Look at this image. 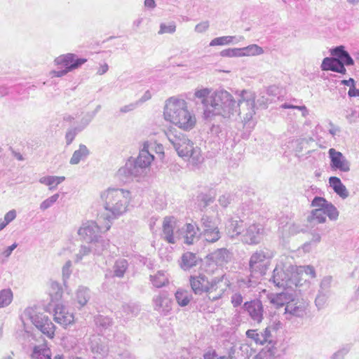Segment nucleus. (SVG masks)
Segmentation results:
<instances>
[{
	"label": "nucleus",
	"mask_w": 359,
	"mask_h": 359,
	"mask_svg": "<svg viewBox=\"0 0 359 359\" xmlns=\"http://www.w3.org/2000/svg\"><path fill=\"white\" fill-rule=\"evenodd\" d=\"M231 201V196L229 194H225L219 198V204L223 207H226Z\"/></svg>",
	"instance_id": "6e6d98bb"
},
{
	"label": "nucleus",
	"mask_w": 359,
	"mask_h": 359,
	"mask_svg": "<svg viewBox=\"0 0 359 359\" xmlns=\"http://www.w3.org/2000/svg\"><path fill=\"white\" fill-rule=\"evenodd\" d=\"M177 220L173 216H166L163 218L162 229V238L170 244H176L182 240V229H179L175 233L174 229L176 228Z\"/></svg>",
	"instance_id": "9b49d317"
},
{
	"label": "nucleus",
	"mask_w": 359,
	"mask_h": 359,
	"mask_svg": "<svg viewBox=\"0 0 359 359\" xmlns=\"http://www.w3.org/2000/svg\"><path fill=\"white\" fill-rule=\"evenodd\" d=\"M328 154L330 158V167L332 170H338L344 172L350 170V162L340 151L331 148L329 149Z\"/></svg>",
	"instance_id": "2eb2a0df"
},
{
	"label": "nucleus",
	"mask_w": 359,
	"mask_h": 359,
	"mask_svg": "<svg viewBox=\"0 0 359 359\" xmlns=\"http://www.w3.org/2000/svg\"><path fill=\"white\" fill-rule=\"evenodd\" d=\"M138 107V103L133 102L128 104L124 105L121 107L119 109L120 112L122 114H126L130 111L135 110Z\"/></svg>",
	"instance_id": "5fc2aeb1"
},
{
	"label": "nucleus",
	"mask_w": 359,
	"mask_h": 359,
	"mask_svg": "<svg viewBox=\"0 0 359 359\" xmlns=\"http://www.w3.org/2000/svg\"><path fill=\"white\" fill-rule=\"evenodd\" d=\"M269 266V260L260 254H255L251 257L250 261V267L252 273L264 276Z\"/></svg>",
	"instance_id": "6ab92c4d"
},
{
	"label": "nucleus",
	"mask_w": 359,
	"mask_h": 359,
	"mask_svg": "<svg viewBox=\"0 0 359 359\" xmlns=\"http://www.w3.org/2000/svg\"><path fill=\"white\" fill-rule=\"evenodd\" d=\"M329 183L334 191L343 199L346 198L349 196V193L346 187L342 184L339 177H330L329 179Z\"/></svg>",
	"instance_id": "cd10ccee"
},
{
	"label": "nucleus",
	"mask_w": 359,
	"mask_h": 359,
	"mask_svg": "<svg viewBox=\"0 0 359 359\" xmlns=\"http://www.w3.org/2000/svg\"><path fill=\"white\" fill-rule=\"evenodd\" d=\"M201 238L205 241L208 244H212L218 241L220 238V233L218 229H205L201 233Z\"/></svg>",
	"instance_id": "f704fd0d"
},
{
	"label": "nucleus",
	"mask_w": 359,
	"mask_h": 359,
	"mask_svg": "<svg viewBox=\"0 0 359 359\" xmlns=\"http://www.w3.org/2000/svg\"><path fill=\"white\" fill-rule=\"evenodd\" d=\"M287 347L286 343L272 342L269 340V344L259 353V356L264 359H273L284 354Z\"/></svg>",
	"instance_id": "dca6fc26"
},
{
	"label": "nucleus",
	"mask_w": 359,
	"mask_h": 359,
	"mask_svg": "<svg viewBox=\"0 0 359 359\" xmlns=\"http://www.w3.org/2000/svg\"><path fill=\"white\" fill-rule=\"evenodd\" d=\"M153 153L150 151L147 143H144L142 149L140 151L137 158L135 159L137 163H139L144 169H147L151 165L154 160Z\"/></svg>",
	"instance_id": "a878e982"
},
{
	"label": "nucleus",
	"mask_w": 359,
	"mask_h": 359,
	"mask_svg": "<svg viewBox=\"0 0 359 359\" xmlns=\"http://www.w3.org/2000/svg\"><path fill=\"white\" fill-rule=\"evenodd\" d=\"M51 351L47 344L36 346L32 355L34 359H52Z\"/></svg>",
	"instance_id": "2f4dec72"
},
{
	"label": "nucleus",
	"mask_w": 359,
	"mask_h": 359,
	"mask_svg": "<svg viewBox=\"0 0 359 359\" xmlns=\"http://www.w3.org/2000/svg\"><path fill=\"white\" fill-rule=\"evenodd\" d=\"M59 194H55L48 198L44 200L41 204H40V209L42 211H44L47 210L48 208H50L59 198Z\"/></svg>",
	"instance_id": "a18cd8bd"
},
{
	"label": "nucleus",
	"mask_w": 359,
	"mask_h": 359,
	"mask_svg": "<svg viewBox=\"0 0 359 359\" xmlns=\"http://www.w3.org/2000/svg\"><path fill=\"white\" fill-rule=\"evenodd\" d=\"M222 57H242L241 48H234L223 50L220 52Z\"/></svg>",
	"instance_id": "49530a36"
},
{
	"label": "nucleus",
	"mask_w": 359,
	"mask_h": 359,
	"mask_svg": "<svg viewBox=\"0 0 359 359\" xmlns=\"http://www.w3.org/2000/svg\"><path fill=\"white\" fill-rule=\"evenodd\" d=\"M245 334L248 338L252 339L256 344L259 345L267 343L271 337V332L269 328H266L262 332H258L257 330H248Z\"/></svg>",
	"instance_id": "b1692460"
},
{
	"label": "nucleus",
	"mask_w": 359,
	"mask_h": 359,
	"mask_svg": "<svg viewBox=\"0 0 359 359\" xmlns=\"http://www.w3.org/2000/svg\"><path fill=\"white\" fill-rule=\"evenodd\" d=\"M147 172L134 159H128L125 165L117 171L118 177L122 180L135 178L139 180L144 177Z\"/></svg>",
	"instance_id": "9d476101"
},
{
	"label": "nucleus",
	"mask_w": 359,
	"mask_h": 359,
	"mask_svg": "<svg viewBox=\"0 0 359 359\" xmlns=\"http://www.w3.org/2000/svg\"><path fill=\"white\" fill-rule=\"evenodd\" d=\"M243 302V297L241 294H236L231 297V303L234 306L241 305Z\"/></svg>",
	"instance_id": "052dcab7"
},
{
	"label": "nucleus",
	"mask_w": 359,
	"mask_h": 359,
	"mask_svg": "<svg viewBox=\"0 0 359 359\" xmlns=\"http://www.w3.org/2000/svg\"><path fill=\"white\" fill-rule=\"evenodd\" d=\"M224 279H226L225 276H222L219 278L209 281L204 276H199L191 277L190 283L196 294L205 293L210 300L214 301L221 297L229 285V283L223 284Z\"/></svg>",
	"instance_id": "39448f33"
},
{
	"label": "nucleus",
	"mask_w": 359,
	"mask_h": 359,
	"mask_svg": "<svg viewBox=\"0 0 359 359\" xmlns=\"http://www.w3.org/2000/svg\"><path fill=\"white\" fill-rule=\"evenodd\" d=\"M127 268L126 260H121L116 262L115 265L114 274L117 277H123Z\"/></svg>",
	"instance_id": "09e8293b"
},
{
	"label": "nucleus",
	"mask_w": 359,
	"mask_h": 359,
	"mask_svg": "<svg viewBox=\"0 0 359 359\" xmlns=\"http://www.w3.org/2000/svg\"><path fill=\"white\" fill-rule=\"evenodd\" d=\"M238 114L244 124L250 123L255 114V94L248 90L236 91Z\"/></svg>",
	"instance_id": "0eeeda50"
},
{
	"label": "nucleus",
	"mask_w": 359,
	"mask_h": 359,
	"mask_svg": "<svg viewBox=\"0 0 359 359\" xmlns=\"http://www.w3.org/2000/svg\"><path fill=\"white\" fill-rule=\"evenodd\" d=\"M357 111L355 109H351L350 112L347 111L346 118L350 123H355L358 121Z\"/></svg>",
	"instance_id": "4d7b16f0"
},
{
	"label": "nucleus",
	"mask_w": 359,
	"mask_h": 359,
	"mask_svg": "<svg viewBox=\"0 0 359 359\" xmlns=\"http://www.w3.org/2000/svg\"><path fill=\"white\" fill-rule=\"evenodd\" d=\"M330 54L338 59L341 63L348 67L354 65V60L350 54L345 50L344 46H339L330 49Z\"/></svg>",
	"instance_id": "393cba45"
},
{
	"label": "nucleus",
	"mask_w": 359,
	"mask_h": 359,
	"mask_svg": "<svg viewBox=\"0 0 359 359\" xmlns=\"http://www.w3.org/2000/svg\"><path fill=\"white\" fill-rule=\"evenodd\" d=\"M53 308L54 321L64 328L75 323V315L63 304H55Z\"/></svg>",
	"instance_id": "f8f14e48"
},
{
	"label": "nucleus",
	"mask_w": 359,
	"mask_h": 359,
	"mask_svg": "<svg viewBox=\"0 0 359 359\" xmlns=\"http://www.w3.org/2000/svg\"><path fill=\"white\" fill-rule=\"evenodd\" d=\"M163 116L166 121L184 130L192 129L196 123L195 115L188 109L187 102L182 99L169 98L165 102Z\"/></svg>",
	"instance_id": "f03ea898"
},
{
	"label": "nucleus",
	"mask_w": 359,
	"mask_h": 359,
	"mask_svg": "<svg viewBox=\"0 0 359 359\" xmlns=\"http://www.w3.org/2000/svg\"><path fill=\"white\" fill-rule=\"evenodd\" d=\"M264 52V49L257 44H251L246 47L241 48L242 57L260 55H262Z\"/></svg>",
	"instance_id": "e433bc0d"
},
{
	"label": "nucleus",
	"mask_w": 359,
	"mask_h": 359,
	"mask_svg": "<svg viewBox=\"0 0 359 359\" xmlns=\"http://www.w3.org/2000/svg\"><path fill=\"white\" fill-rule=\"evenodd\" d=\"M200 259L196 257L195 254L191 252H187L183 255L182 257L181 266L184 269H189L192 266H196Z\"/></svg>",
	"instance_id": "c9c22d12"
},
{
	"label": "nucleus",
	"mask_w": 359,
	"mask_h": 359,
	"mask_svg": "<svg viewBox=\"0 0 359 359\" xmlns=\"http://www.w3.org/2000/svg\"><path fill=\"white\" fill-rule=\"evenodd\" d=\"M65 177L63 176H45L39 179V182L48 186L49 190H53L58 184L65 181Z\"/></svg>",
	"instance_id": "72a5a7b5"
},
{
	"label": "nucleus",
	"mask_w": 359,
	"mask_h": 359,
	"mask_svg": "<svg viewBox=\"0 0 359 359\" xmlns=\"http://www.w3.org/2000/svg\"><path fill=\"white\" fill-rule=\"evenodd\" d=\"M311 206L322 208L330 220H337L339 217V211L337 208L331 203L326 201L324 198L316 196L311 202Z\"/></svg>",
	"instance_id": "a211bd4d"
},
{
	"label": "nucleus",
	"mask_w": 359,
	"mask_h": 359,
	"mask_svg": "<svg viewBox=\"0 0 359 359\" xmlns=\"http://www.w3.org/2000/svg\"><path fill=\"white\" fill-rule=\"evenodd\" d=\"M346 65L341 63L334 56L327 57L323 60L320 68L323 71H332L341 74H346Z\"/></svg>",
	"instance_id": "4be33fe9"
},
{
	"label": "nucleus",
	"mask_w": 359,
	"mask_h": 359,
	"mask_svg": "<svg viewBox=\"0 0 359 359\" xmlns=\"http://www.w3.org/2000/svg\"><path fill=\"white\" fill-rule=\"evenodd\" d=\"M212 89L208 88H196L194 92V97L198 99L204 107V111L208 109L210 104V95Z\"/></svg>",
	"instance_id": "c85d7f7f"
},
{
	"label": "nucleus",
	"mask_w": 359,
	"mask_h": 359,
	"mask_svg": "<svg viewBox=\"0 0 359 359\" xmlns=\"http://www.w3.org/2000/svg\"><path fill=\"white\" fill-rule=\"evenodd\" d=\"M90 154V151L87 147L81 144L77 150L74 151L72 158H70L69 163L71 165H77L81 161H84Z\"/></svg>",
	"instance_id": "c756f323"
},
{
	"label": "nucleus",
	"mask_w": 359,
	"mask_h": 359,
	"mask_svg": "<svg viewBox=\"0 0 359 359\" xmlns=\"http://www.w3.org/2000/svg\"><path fill=\"white\" fill-rule=\"evenodd\" d=\"M151 97V93L149 90H147L144 93V95L142 96V97L140 100H138L137 101H136V102L138 103V106H139L140 104H142L144 102L150 100Z\"/></svg>",
	"instance_id": "680f3d73"
},
{
	"label": "nucleus",
	"mask_w": 359,
	"mask_h": 359,
	"mask_svg": "<svg viewBox=\"0 0 359 359\" xmlns=\"http://www.w3.org/2000/svg\"><path fill=\"white\" fill-rule=\"evenodd\" d=\"M201 225L203 227V229H217V227L215 226V223L212 221V217L208 216V215H203L201 219Z\"/></svg>",
	"instance_id": "8fccbe9b"
},
{
	"label": "nucleus",
	"mask_w": 359,
	"mask_h": 359,
	"mask_svg": "<svg viewBox=\"0 0 359 359\" xmlns=\"http://www.w3.org/2000/svg\"><path fill=\"white\" fill-rule=\"evenodd\" d=\"M348 95L349 97H359V89L355 88V85L351 86L348 92Z\"/></svg>",
	"instance_id": "e2e57ef3"
},
{
	"label": "nucleus",
	"mask_w": 359,
	"mask_h": 359,
	"mask_svg": "<svg viewBox=\"0 0 359 359\" xmlns=\"http://www.w3.org/2000/svg\"><path fill=\"white\" fill-rule=\"evenodd\" d=\"M13 299V293L11 290H3L0 292V308L8 306Z\"/></svg>",
	"instance_id": "79ce46f5"
},
{
	"label": "nucleus",
	"mask_w": 359,
	"mask_h": 359,
	"mask_svg": "<svg viewBox=\"0 0 359 359\" xmlns=\"http://www.w3.org/2000/svg\"><path fill=\"white\" fill-rule=\"evenodd\" d=\"M238 111V104L233 95L226 90H217L210 95V104L208 109L204 111L206 118L221 116L230 118Z\"/></svg>",
	"instance_id": "7ed1b4c3"
},
{
	"label": "nucleus",
	"mask_w": 359,
	"mask_h": 359,
	"mask_svg": "<svg viewBox=\"0 0 359 359\" xmlns=\"http://www.w3.org/2000/svg\"><path fill=\"white\" fill-rule=\"evenodd\" d=\"M307 220L312 224L324 223L326 221V216L322 208L313 210L308 216Z\"/></svg>",
	"instance_id": "473e14b6"
},
{
	"label": "nucleus",
	"mask_w": 359,
	"mask_h": 359,
	"mask_svg": "<svg viewBox=\"0 0 359 359\" xmlns=\"http://www.w3.org/2000/svg\"><path fill=\"white\" fill-rule=\"evenodd\" d=\"M341 84L347 86H353L355 84V80L352 78H350L348 80H342L341 81Z\"/></svg>",
	"instance_id": "338daca9"
},
{
	"label": "nucleus",
	"mask_w": 359,
	"mask_h": 359,
	"mask_svg": "<svg viewBox=\"0 0 359 359\" xmlns=\"http://www.w3.org/2000/svg\"><path fill=\"white\" fill-rule=\"evenodd\" d=\"M149 149L151 153H155L157 157L162 160L164 157V148L161 144L154 142H147Z\"/></svg>",
	"instance_id": "a19ab883"
},
{
	"label": "nucleus",
	"mask_w": 359,
	"mask_h": 359,
	"mask_svg": "<svg viewBox=\"0 0 359 359\" xmlns=\"http://www.w3.org/2000/svg\"><path fill=\"white\" fill-rule=\"evenodd\" d=\"M242 227V221L229 219L226 224V233L231 238H233L236 236L240 235Z\"/></svg>",
	"instance_id": "7c9ffc66"
},
{
	"label": "nucleus",
	"mask_w": 359,
	"mask_h": 359,
	"mask_svg": "<svg viewBox=\"0 0 359 359\" xmlns=\"http://www.w3.org/2000/svg\"><path fill=\"white\" fill-rule=\"evenodd\" d=\"M236 38V36H220L213 39L210 43V46H224V45H229L233 43V39Z\"/></svg>",
	"instance_id": "58836bf2"
},
{
	"label": "nucleus",
	"mask_w": 359,
	"mask_h": 359,
	"mask_svg": "<svg viewBox=\"0 0 359 359\" xmlns=\"http://www.w3.org/2000/svg\"><path fill=\"white\" fill-rule=\"evenodd\" d=\"M209 27V23L208 21L202 22L195 27V31L198 33H203L205 32Z\"/></svg>",
	"instance_id": "13d9d810"
},
{
	"label": "nucleus",
	"mask_w": 359,
	"mask_h": 359,
	"mask_svg": "<svg viewBox=\"0 0 359 359\" xmlns=\"http://www.w3.org/2000/svg\"><path fill=\"white\" fill-rule=\"evenodd\" d=\"M100 197L102 207L107 212L105 231H108L112 220L119 218L129 210L131 193L126 189L109 187L101 191Z\"/></svg>",
	"instance_id": "f257e3e1"
},
{
	"label": "nucleus",
	"mask_w": 359,
	"mask_h": 359,
	"mask_svg": "<svg viewBox=\"0 0 359 359\" xmlns=\"http://www.w3.org/2000/svg\"><path fill=\"white\" fill-rule=\"evenodd\" d=\"M153 285L156 287L164 286L168 283V280L163 272L158 271L151 277Z\"/></svg>",
	"instance_id": "ea45409f"
},
{
	"label": "nucleus",
	"mask_w": 359,
	"mask_h": 359,
	"mask_svg": "<svg viewBox=\"0 0 359 359\" xmlns=\"http://www.w3.org/2000/svg\"><path fill=\"white\" fill-rule=\"evenodd\" d=\"M203 358L204 359H218L219 358H217V354L215 350L210 349V350L207 351L203 354Z\"/></svg>",
	"instance_id": "bf43d9fd"
},
{
	"label": "nucleus",
	"mask_w": 359,
	"mask_h": 359,
	"mask_svg": "<svg viewBox=\"0 0 359 359\" xmlns=\"http://www.w3.org/2000/svg\"><path fill=\"white\" fill-rule=\"evenodd\" d=\"M23 315L25 318L31 320L32 324L48 338L53 339L54 337L55 326L42 309L36 306L28 307L24 311Z\"/></svg>",
	"instance_id": "423d86ee"
},
{
	"label": "nucleus",
	"mask_w": 359,
	"mask_h": 359,
	"mask_svg": "<svg viewBox=\"0 0 359 359\" xmlns=\"http://www.w3.org/2000/svg\"><path fill=\"white\" fill-rule=\"evenodd\" d=\"M177 303L182 306H187L190 301V296L187 291H177L175 294Z\"/></svg>",
	"instance_id": "37998d69"
},
{
	"label": "nucleus",
	"mask_w": 359,
	"mask_h": 359,
	"mask_svg": "<svg viewBox=\"0 0 359 359\" xmlns=\"http://www.w3.org/2000/svg\"><path fill=\"white\" fill-rule=\"evenodd\" d=\"M181 229L183 243L188 245H194L201 236L199 228L193 224H187Z\"/></svg>",
	"instance_id": "412c9836"
},
{
	"label": "nucleus",
	"mask_w": 359,
	"mask_h": 359,
	"mask_svg": "<svg viewBox=\"0 0 359 359\" xmlns=\"http://www.w3.org/2000/svg\"><path fill=\"white\" fill-rule=\"evenodd\" d=\"M330 128L329 130V133L332 135L334 136L337 133L340 132V129L339 127L334 126L332 123H330Z\"/></svg>",
	"instance_id": "69168bd1"
},
{
	"label": "nucleus",
	"mask_w": 359,
	"mask_h": 359,
	"mask_svg": "<svg viewBox=\"0 0 359 359\" xmlns=\"http://www.w3.org/2000/svg\"><path fill=\"white\" fill-rule=\"evenodd\" d=\"M263 228L261 224H253L248 226L242 236V241L247 245L258 244L262 236Z\"/></svg>",
	"instance_id": "f3484780"
},
{
	"label": "nucleus",
	"mask_w": 359,
	"mask_h": 359,
	"mask_svg": "<svg viewBox=\"0 0 359 359\" xmlns=\"http://www.w3.org/2000/svg\"><path fill=\"white\" fill-rule=\"evenodd\" d=\"M297 142H298V144H297V148L295 149V151L297 152H301L303 149L304 144L308 143V142L306 139H302V140H297Z\"/></svg>",
	"instance_id": "0e129e2a"
},
{
	"label": "nucleus",
	"mask_w": 359,
	"mask_h": 359,
	"mask_svg": "<svg viewBox=\"0 0 359 359\" xmlns=\"http://www.w3.org/2000/svg\"><path fill=\"white\" fill-rule=\"evenodd\" d=\"M77 233L80 239L87 243H98L102 238L100 227L93 220L83 222L78 229Z\"/></svg>",
	"instance_id": "1a4fd4ad"
},
{
	"label": "nucleus",
	"mask_w": 359,
	"mask_h": 359,
	"mask_svg": "<svg viewBox=\"0 0 359 359\" xmlns=\"http://www.w3.org/2000/svg\"><path fill=\"white\" fill-rule=\"evenodd\" d=\"M95 113L87 112L81 119L80 126H79L78 130L81 131L83 130L94 118Z\"/></svg>",
	"instance_id": "c03bdc74"
},
{
	"label": "nucleus",
	"mask_w": 359,
	"mask_h": 359,
	"mask_svg": "<svg viewBox=\"0 0 359 359\" xmlns=\"http://www.w3.org/2000/svg\"><path fill=\"white\" fill-rule=\"evenodd\" d=\"M245 311H247L250 318L255 322L259 323L263 319V306L259 300L247 302L243 305Z\"/></svg>",
	"instance_id": "aec40b11"
},
{
	"label": "nucleus",
	"mask_w": 359,
	"mask_h": 359,
	"mask_svg": "<svg viewBox=\"0 0 359 359\" xmlns=\"http://www.w3.org/2000/svg\"><path fill=\"white\" fill-rule=\"evenodd\" d=\"M316 278V271L313 266L292 265V282L295 285L300 284L302 280L306 281L309 278Z\"/></svg>",
	"instance_id": "4468645a"
},
{
	"label": "nucleus",
	"mask_w": 359,
	"mask_h": 359,
	"mask_svg": "<svg viewBox=\"0 0 359 359\" xmlns=\"http://www.w3.org/2000/svg\"><path fill=\"white\" fill-rule=\"evenodd\" d=\"M281 224L282 225L279 226V229L281 231L283 236H288L290 234L293 235L300 231V226L294 224L293 222H287L285 224H283V222H281Z\"/></svg>",
	"instance_id": "4c0bfd02"
},
{
	"label": "nucleus",
	"mask_w": 359,
	"mask_h": 359,
	"mask_svg": "<svg viewBox=\"0 0 359 359\" xmlns=\"http://www.w3.org/2000/svg\"><path fill=\"white\" fill-rule=\"evenodd\" d=\"M273 282L278 287L290 286V281L292 280V266H286L280 263L273 270Z\"/></svg>",
	"instance_id": "ddd939ff"
},
{
	"label": "nucleus",
	"mask_w": 359,
	"mask_h": 359,
	"mask_svg": "<svg viewBox=\"0 0 359 359\" xmlns=\"http://www.w3.org/2000/svg\"><path fill=\"white\" fill-rule=\"evenodd\" d=\"M87 60L84 58H77L76 55L73 53L61 55L55 59V63L57 65H62L65 68L62 70L51 71L50 74L51 77H62L68 72L79 68Z\"/></svg>",
	"instance_id": "6e6552de"
},
{
	"label": "nucleus",
	"mask_w": 359,
	"mask_h": 359,
	"mask_svg": "<svg viewBox=\"0 0 359 359\" xmlns=\"http://www.w3.org/2000/svg\"><path fill=\"white\" fill-rule=\"evenodd\" d=\"M176 31V25L175 22H170L169 25L161 23L160 25V29L158 34H173Z\"/></svg>",
	"instance_id": "de8ad7c7"
},
{
	"label": "nucleus",
	"mask_w": 359,
	"mask_h": 359,
	"mask_svg": "<svg viewBox=\"0 0 359 359\" xmlns=\"http://www.w3.org/2000/svg\"><path fill=\"white\" fill-rule=\"evenodd\" d=\"M201 201L200 206L202 208H206L208 205L212 203L214 201V198L210 195L201 194L198 197Z\"/></svg>",
	"instance_id": "603ef678"
},
{
	"label": "nucleus",
	"mask_w": 359,
	"mask_h": 359,
	"mask_svg": "<svg viewBox=\"0 0 359 359\" xmlns=\"http://www.w3.org/2000/svg\"><path fill=\"white\" fill-rule=\"evenodd\" d=\"M79 132V131L78 130L77 127L74 128H70L67 131L65 135V140L67 145H69L73 142Z\"/></svg>",
	"instance_id": "3c124183"
},
{
	"label": "nucleus",
	"mask_w": 359,
	"mask_h": 359,
	"mask_svg": "<svg viewBox=\"0 0 359 359\" xmlns=\"http://www.w3.org/2000/svg\"><path fill=\"white\" fill-rule=\"evenodd\" d=\"M16 217V212L15 210L8 211L4 216V221L1 219V223L5 224V227Z\"/></svg>",
	"instance_id": "864d4df0"
},
{
	"label": "nucleus",
	"mask_w": 359,
	"mask_h": 359,
	"mask_svg": "<svg viewBox=\"0 0 359 359\" xmlns=\"http://www.w3.org/2000/svg\"><path fill=\"white\" fill-rule=\"evenodd\" d=\"M165 135L173 146L179 156L186 159L191 158L195 163L200 161L199 149L194 147V143L185 134L171 128L165 132Z\"/></svg>",
	"instance_id": "20e7f679"
},
{
	"label": "nucleus",
	"mask_w": 359,
	"mask_h": 359,
	"mask_svg": "<svg viewBox=\"0 0 359 359\" xmlns=\"http://www.w3.org/2000/svg\"><path fill=\"white\" fill-rule=\"evenodd\" d=\"M290 297L285 293H279L272 295L270 297V302L276 309H279L286 304L285 311L292 313L294 310L292 309V303L290 302Z\"/></svg>",
	"instance_id": "5701e85b"
},
{
	"label": "nucleus",
	"mask_w": 359,
	"mask_h": 359,
	"mask_svg": "<svg viewBox=\"0 0 359 359\" xmlns=\"http://www.w3.org/2000/svg\"><path fill=\"white\" fill-rule=\"evenodd\" d=\"M156 4L154 0H144V6L149 8H154Z\"/></svg>",
	"instance_id": "774afa93"
},
{
	"label": "nucleus",
	"mask_w": 359,
	"mask_h": 359,
	"mask_svg": "<svg viewBox=\"0 0 359 359\" xmlns=\"http://www.w3.org/2000/svg\"><path fill=\"white\" fill-rule=\"evenodd\" d=\"M48 294L50 297L49 306H55V304H62L60 302L63 296V290L62 286L56 283H52L48 287Z\"/></svg>",
	"instance_id": "bb28decb"
}]
</instances>
